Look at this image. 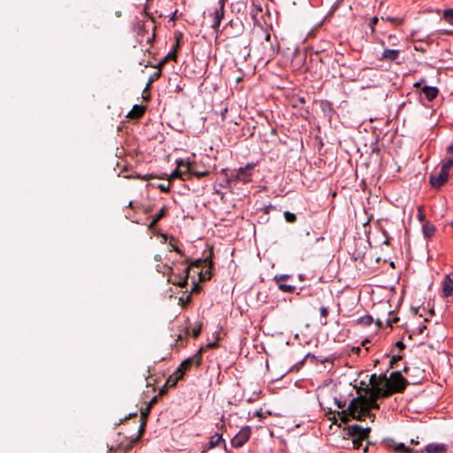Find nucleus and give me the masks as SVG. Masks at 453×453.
<instances>
[{
	"label": "nucleus",
	"mask_w": 453,
	"mask_h": 453,
	"mask_svg": "<svg viewBox=\"0 0 453 453\" xmlns=\"http://www.w3.org/2000/svg\"><path fill=\"white\" fill-rule=\"evenodd\" d=\"M379 397H381L380 395L372 392L369 396L361 395L353 398L348 408L342 411V421L344 423L349 422V416L359 421H363L366 417H368L372 421H373L375 414L371 413L370 410H378L380 408V405L377 403Z\"/></svg>",
	"instance_id": "obj_1"
},
{
	"label": "nucleus",
	"mask_w": 453,
	"mask_h": 453,
	"mask_svg": "<svg viewBox=\"0 0 453 453\" xmlns=\"http://www.w3.org/2000/svg\"><path fill=\"white\" fill-rule=\"evenodd\" d=\"M389 388L388 391L383 392V397H388L395 393H401L405 389L408 384L407 380L400 372H393L388 379Z\"/></svg>",
	"instance_id": "obj_2"
},
{
	"label": "nucleus",
	"mask_w": 453,
	"mask_h": 453,
	"mask_svg": "<svg viewBox=\"0 0 453 453\" xmlns=\"http://www.w3.org/2000/svg\"><path fill=\"white\" fill-rule=\"evenodd\" d=\"M202 352L203 349L201 348L195 355L185 359L180 366L177 368L178 372H180V377H183L184 374L191 369L193 365L199 367L202 363Z\"/></svg>",
	"instance_id": "obj_3"
},
{
	"label": "nucleus",
	"mask_w": 453,
	"mask_h": 453,
	"mask_svg": "<svg viewBox=\"0 0 453 453\" xmlns=\"http://www.w3.org/2000/svg\"><path fill=\"white\" fill-rule=\"evenodd\" d=\"M370 383L372 388V392L378 393L381 397H383V392L388 391L389 388L388 379L385 374L380 376L372 374L370 379Z\"/></svg>",
	"instance_id": "obj_4"
},
{
	"label": "nucleus",
	"mask_w": 453,
	"mask_h": 453,
	"mask_svg": "<svg viewBox=\"0 0 453 453\" xmlns=\"http://www.w3.org/2000/svg\"><path fill=\"white\" fill-rule=\"evenodd\" d=\"M251 429L249 426L242 427L239 433L231 440L234 448H241L247 442L250 437Z\"/></svg>",
	"instance_id": "obj_5"
},
{
	"label": "nucleus",
	"mask_w": 453,
	"mask_h": 453,
	"mask_svg": "<svg viewBox=\"0 0 453 453\" xmlns=\"http://www.w3.org/2000/svg\"><path fill=\"white\" fill-rule=\"evenodd\" d=\"M449 172L441 168L439 173H434L429 177V182L434 188H440L449 179Z\"/></svg>",
	"instance_id": "obj_6"
},
{
	"label": "nucleus",
	"mask_w": 453,
	"mask_h": 453,
	"mask_svg": "<svg viewBox=\"0 0 453 453\" xmlns=\"http://www.w3.org/2000/svg\"><path fill=\"white\" fill-rule=\"evenodd\" d=\"M370 432H371L370 427L364 428L361 426L357 425V424L351 425L347 428V434L349 437L357 438V439H367Z\"/></svg>",
	"instance_id": "obj_7"
},
{
	"label": "nucleus",
	"mask_w": 453,
	"mask_h": 453,
	"mask_svg": "<svg viewBox=\"0 0 453 453\" xmlns=\"http://www.w3.org/2000/svg\"><path fill=\"white\" fill-rule=\"evenodd\" d=\"M224 7H225V0H219V7L215 9L214 12L211 14L213 18V22L211 25V28L219 34V26L222 19L224 18Z\"/></svg>",
	"instance_id": "obj_8"
},
{
	"label": "nucleus",
	"mask_w": 453,
	"mask_h": 453,
	"mask_svg": "<svg viewBox=\"0 0 453 453\" xmlns=\"http://www.w3.org/2000/svg\"><path fill=\"white\" fill-rule=\"evenodd\" d=\"M253 168V165L248 164L244 167H241L235 173H233L230 177V180L249 182L250 180L251 170Z\"/></svg>",
	"instance_id": "obj_9"
},
{
	"label": "nucleus",
	"mask_w": 453,
	"mask_h": 453,
	"mask_svg": "<svg viewBox=\"0 0 453 453\" xmlns=\"http://www.w3.org/2000/svg\"><path fill=\"white\" fill-rule=\"evenodd\" d=\"M189 266H187L185 269H184V274L183 275H180V274H175L173 273V269L170 268V271H171V275L169 277V280L168 281L172 282L173 285H177L180 288H184L186 287V285L188 284V274H189Z\"/></svg>",
	"instance_id": "obj_10"
},
{
	"label": "nucleus",
	"mask_w": 453,
	"mask_h": 453,
	"mask_svg": "<svg viewBox=\"0 0 453 453\" xmlns=\"http://www.w3.org/2000/svg\"><path fill=\"white\" fill-rule=\"evenodd\" d=\"M182 36H183L182 33H180V32L175 34L176 43L173 45V50L171 52H169L159 63V65H158L159 67L163 66L170 60H173V61L177 60V53L176 52L180 47V40L182 39Z\"/></svg>",
	"instance_id": "obj_11"
},
{
	"label": "nucleus",
	"mask_w": 453,
	"mask_h": 453,
	"mask_svg": "<svg viewBox=\"0 0 453 453\" xmlns=\"http://www.w3.org/2000/svg\"><path fill=\"white\" fill-rule=\"evenodd\" d=\"M180 164L181 174L189 180L191 178V170L193 162L185 161L183 159H180L176 161V165Z\"/></svg>",
	"instance_id": "obj_12"
},
{
	"label": "nucleus",
	"mask_w": 453,
	"mask_h": 453,
	"mask_svg": "<svg viewBox=\"0 0 453 453\" xmlns=\"http://www.w3.org/2000/svg\"><path fill=\"white\" fill-rule=\"evenodd\" d=\"M193 266L196 267H208L209 269L212 268V250L210 251L209 256H207L203 259H197L192 263Z\"/></svg>",
	"instance_id": "obj_13"
},
{
	"label": "nucleus",
	"mask_w": 453,
	"mask_h": 453,
	"mask_svg": "<svg viewBox=\"0 0 453 453\" xmlns=\"http://www.w3.org/2000/svg\"><path fill=\"white\" fill-rule=\"evenodd\" d=\"M442 294L444 296H450L453 295V280L449 275L444 277L442 282Z\"/></svg>",
	"instance_id": "obj_14"
},
{
	"label": "nucleus",
	"mask_w": 453,
	"mask_h": 453,
	"mask_svg": "<svg viewBox=\"0 0 453 453\" xmlns=\"http://www.w3.org/2000/svg\"><path fill=\"white\" fill-rule=\"evenodd\" d=\"M421 90L425 94L426 99L430 102L436 98L439 93V90L436 87L431 86H424Z\"/></svg>",
	"instance_id": "obj_15"
},
{
	"label": "nucleus",
	"mask_w": 453,
	"mask_h": 453,
	"mask_svg": "<svg viewBox=\"0 0 453 453\" xmlns=\"http://www.w3.org/2000/svg\"><path fill=\"white\" fill-rule=\"evenodd\" d=\"M145 110V106L135 104L134 105L133 109L129 111L128 117L131 119H140L144 115Z\"/></svg>",
	"instance_id": "obj_16"
},
{
	"label": "nucleus",
	"mask_w": 453,
	"mask_h": 453,
	"mask_svg": "<svg viewBox=\"0 0 453 453\" xmlns=\"http://www.w3.org/2000/svg\"><path fill=\"white\" fill-rule=\"evenodd\" d=\"M166 214H167V208L165 206H164L163 208H161V210L158 211V213L154 216V218L152 219L151 222L149 225V228L153 229L156 226V225L157 224V222L160 219H162L164 217H165Z\"/></svg>",
	"instance_id": "obj_17"
},
{
	"label": "nucleus",
	"mask_w": 453,
	"mask_h": 453,
	"mask_svg": "<svg viewBox=\"0 0 453 453\" xmlns=\"http://www.w3.org/2000/svg\"><path fill=\"white\" fill-rule=\"evenodd\" d=\"M427 453H442L447 450L445 444H429L426 447Z\"/></svg>",
	"instance_id": "obj_18"
},
{
	"label": "nucleus",
	"mask_w": 453,
	"mask_h": 453,
	"mask_svg": "<svg viewBox=\"0 0 453 453\" xmlns=\"http://www.w3.org/2000/svg\"><path fill=\"white\" fill-rule=\"evenodd\" d=\"M399 56V50H385L382 54V59L385 60H395Z\"/></svg>",
	"instance_id": "obj_19"
},
{
	"label": "nucleus",
	"mask_w": 453,
	"mask_h": 453,
	"mask_svg": "<svg viewBox=\"0 0 453 453\" xmlns=\"http://www.w3.org/2000/svg\"><path fill=\"white\" fill-rule=\"evenodd\" d=\"M220 442H223L225 449H226V445L225 443V441L222 438L221 434H216L214 436L211 438V441L209 442L208 449H212L218 446Z\"/></svg>",
	"instance_id": "obj_20"
},
{
	"label": "nucleus",
	"mask_w": 453,
	"mask_h": 453,
	"mask_svg": "<svg viewBox=\"0 0 453 453\" xmlns=\"http://www.w3.org/2000/svg\"><path fill=\"white\" fill-rule=\"evenodd\" d=\"M210 172L205 171H199L196 167V165L195 162H193L192 170H191V177L196 176L198 179H202L207 175H209Z\"/></svg>",
	"instance_id": "obj_21"
},
{
	"label": "nucleus",
	"mask_w": 453,
	"mask_h": 453,
	"mask_svg": "<svg viewBox=\"0 0 453 453\" xmlns=\"http://www.w3.org/2000/svg\"><path fill=\"white\" fill-rule=\"evenodd\" d=\"M176 178H179L182 180H188V178L184 177L182 174H181V171H180V164H178V165H176V168L174 169V171L172 173V174L168 177V180L170 182H172V180L173 179H176Z\"/></svg>",
	"instance_id": "obj_22"
},
{
	"label": "nucleus",
	"mask_w": 453,
	"mask_h": 453,
	"mask_svg": "<svg viewBox=\"0 0 453 453\" xmlns=\"http://www.w3.org/2000/svg\"><path fill=\"white\" fill-rule=\"evenodd\" d=\"M435 227L434 225L430 223H426L423 225V234L426 237L429 238L434 234Z\"/></svg>",
	"instance_id": "obj_23"
},
{
	"label": "nucleus",
	"mask_w": 453,
	"mask_h": 453,
	"mask_svg": "<svg viewBox=\"0 0 453 453\" xmlns=\"http://www.w3.org/2000/svg\"><path fill=\"white\" fill-rule=\"evenodd\" d=\"M182 377H180V372H178V371L176 370V372H174V374L171 375L167 380H166V385L169 386V387H173L177 384V382L181 380Z\"/></svg>",
	"instance_id": "obj_24"
},
{
	"label": "nucleus",
	"mask_w": 453,
	"mask_h": 453,
	"mask_svg": "<svg viewBox=\"0 0 453 453\" xmlns=\"http://www.w3.org/2000/svg\"><path fill=\"white\" fill-rule=\"evenodd\" d=\"M395 450L403 453H413L414 450L410 447L405 446L403 443H398L395 446Z\"/></svg>",
	"instance_id": "obj_25"
},
{
	"label": "nucleus",
	"mask_w": 453,
	"mask_h": 453,
	"mask_svg": "<svg viewBox=\"0 0 453 453\" xmlns=\"http://www.w3.org/2000/svg\"><path fill=\"white\" fill-rule=\"evenodd\" d=\"M358 324L363 326H370L373 322V318L370 315H365L358 319Z\"/></svg>",
	"instance_id": "obj_26"
},
{
	"label": "nucleus",
	"mask_w": 453,
	"mask_h": 453,
	"mask_svg": "<svg viewBox=\"0 0 453 453\" xmlns=\"http://www.w3.org/2000/svg\"><path fill=\"white\" fill-rule=\"evenodd\" d=\"M443 19L450 25H453V9L444 11Z\"/></svg>",
	"instance_id": "obj_27"
},
{
	"label": "nucleus",
	"mask_w": 453,
	"mask_h": 453,
	"mask_svg": "<svg viewBox=\"0 0 453 453\" xmlns=\"http://www.w3.org/2000/svg\"><path fill=\"white\" fill-rule=\"evenodd\" d=\"M278 288L283 291V292H287V293H292L296 288L292 285H288V284H285V283H282L280 282V284H278Z\"/></svg>",
	"instance_id": "obj_28"
},
{
	"label": "nucleus",
	"mask_w": 453,
	"mask_h": 453,
	"mask_svg": "<svg viewBox=\"0 0 453 453\" xmlns=\"http://www.w3.org/2000/svg\"><path fill=\"white\" fill-rule=\"evenodd\" d=\"M147 417H143V416H141V424H140V427H139V436L136 440H138L144 433L145 431V426H146V423H147Z\"/></svg>",
	"instance_id": "obj_29"
},
{
	"label": "nucleus",
	"mask_w": 453,
	"mask_h": 453,
	"mask_svg": "<svg viewBox=\"0 0 453 453\" xmlns=\"http://www.w3.org/2000/svg\"><path fill=\"white\" fill-rule=\"evenodd\" d=\"M452 165H453V157H449L443 160L441 168L449 172V169Z\"/></svg>",
	"instance_id": "obj_30"
},
{
	"label": "nucleus",
	"mask_w": 453,
	"mask_h": 453,
	"mask_svg": "<svg viewBox=\"0 0 453 453\" xmlns=\"http://www.w3.org/2000/svg\"><path fill=\"white\" fill-rule=\"evenodd\" d=\"M284 218L288 223H295L296 221V216L290 211H285Z\"/></svg>",
	"instance_id": "obj_31"
},
{
	"label": "nucleus",
	"mask_w": 453,
	"mask_h": 453,
	"mask_svg": "<svg viewBox=\"0 0 453 453\" xmlns=\"http://www.w3.org/2000/svg\"><path fill=\"white\" fill-rule=\"evenodd\" d=\"M365 440V439H357V438H353V440H352L353 449H360V447L362 446L363 441H364Z\"/></svg>",
	"instance_id": "obj_32"
},
{
	"label": "nucleus",
	"mask_w": 453,
	"mask_h": 453,
	"mask_svg": "<svg viewBox=\"0 0 453 453\" xmlns=\"http://www.w3.org/2000/svg\"><path fill=\"white\" fill-rule=\"evenodd\" d=\"M170 185H171V182L168 180V183H161L157 186V188L162 191V192H165V193H167L169 192L170 190Z\"/></svg>",
	"instance_id": "obj_33"
},
{
	"label": "nucleus",
	"mask_w": 453,
	"mask_h": 453,
	"mask_svg": "<svg viewBox=\"0 0 453 453\" xmlns=\"http://www.w3.org/2000/svg\"><path fill=\"white\" fill-rule=\"evenodd\" d=\"M399 321L398 317H394L393 319L388 318L386 319L387 326L392 327L394 324L397 323Z\"/></svg>",
	"instance_id": "obj_34"
},
{
	"label": "nucleus",
	"mask_w": 453,
	"mask_h": 453,
	"mask_svg": "<svg viewBox=\"0 0 453 453\" xmlns=\"http://www.w3.org/2000/svg\"><path fill=\"white\" fill-rule=\"evenodd\" d=\"M174 241L173 238H171L169 242V245L172 247L171 250H174L180 255H182V251L173 242Z\"/></svg>",
	"instance_id": "obj_35"
},
{
	"label": "nucleus",
	"mask_w": 453,
	"mask_h": 453,
	"mask_svg": "<svg viewBox=\"0 0 453 453\" xmlns=\"http://www.w3.org/2000/svg\"><path fill=\"white\" fill-rule=\"evenodd\" d=\"M287 278H288V275H284V274H281V275H276L274 277V280L276 281L277 284H280V282H282L284 280H286Z\"/></svg>",
	"instance_id": "obj_36"
},
{
	"label": "nucleus",
	"mask_w": 453,
	"mask_h": 453,
	"mask_svg": "<svg viewBox=\"0 0 453 453\" xmlns=\"http://www.w3.org/2000/svg\"><path fill=\"white\" fill-rule=\"evenodd\" d=\"M378 21H379V19H378L377 17H373V18L371 19L369 26L371 27L372 32L374 31V27L376 26Z\"/></svg>",
	"instance_id": "obj_37"
},
{
	"label": "nucleus",
	"mask_w": 453,
	"mask_h": 453,
	"mask_svg": "<svg viewBox=\"0 0 453 453\" xmlns=\"http://www.w3.org/2000/svg\"><path fill=\"white\" fill-rule=\"evenodd\" d=\"M200 333H201V326H198L193 328V330H192V335L195 338L198 337Z\"/></svg>",
	"instance_id": "obj_38"
},
{
	"label": "nucleus",
	"mask_w": 453,
	"mask_h": 453,
	"mask_svg": "<svg viewBox=\"0 0 453 453\" xmlns=\"http://www.w3.org/2000/svg\"><path fill=\"white\" fill-rule=\"evenodd\" d=\"M150 410H151L150 406H147L146 408L142 409V411H141L142 416L148 418V416L150 415Z\"/></svg>",
	"instance_id": "obj_39"
},
{
	"label": "nucleus",
	"mask_w": 453,
	"mask_h": 453,
	"mask_svg": "<svg viewBox=\"0 0 453 453\" xmlns=\"http://www.w3.org/2000/svg\"><path fill=\"white\" fill-rule=\"evenodd\" d=\"M320 315L324 318H326L328 316V309L326 307H321L319 309Z\"/></svg>",
	"instance_id": "obj_40"
},
{
	"label": "nucleus",
	"mask_w": 453,
	"mask_h": 453,
	"mask_svg": "<svg viewBox=\"0 0 453 453\" xmlns=\"http://www.w3.org/2000/svg\"><path fill=\"white\" fill-rule=\"evenodd\" d=\"M154 382H155V380L153 379L152 376H150V375H147L146 376L147 387H150V386L153 385Z\"/></svg>",
	"instance_id": "obj_41"
},
{
	"label": "nucleus",
	"mask_w": 453,
	"mask_h": 453,
	"mask_svg": "<svg viewBox=\"0 0 453 453\" xmlns=\"http://www.w3.org/2000/svg\"><path fill=\"white\" fill-rule=\"evenodd\" d=\"M403 358L402 356L398 355V356H394L390 361V365L391 366H393L397 361L401 360Z\"/></svg>",
	"instance_id": "obj_42"
},
{
	"label": "nucleus",
	"mask_w": 453,
	"mask_h": 453,
	"mask_svg": "<svg viewBox=\"0 0 453 453\" xmlns=\"http://www.w3.org/2000/svg\"><path fill=\"white\" fill-rule=\"evenodd\" d=\"M219 346L217 342H210L207 344L206 348L208 349H215Z\"/></svg>",
	"instance_id": "obj_43"
},
{
	"label": "nucleus",
	"mask_w": 453,
	"mask_h": 453,
	"mask_svg": "<svg viewBox=\"0 0 453 453\" xmlns=\"http://www.w3.org/2000/svg\"><path fill=\"white\" fill-rule=\"evenodd\" d=\"M388 20L394 24H400L402 22V19L397 18H388Z\"/></svg>",
	"instance_id": "obj_44"
},
{
	"label": "nucleus",
	"mask_w": 453,
	"mask_h": 453,
	"mask_svg": "<svg viewBox=\"0 0 453 453\" xmlns=\"http://www.w3.org/2000/svg\"><path fill=\"white\" fill-rule=\"evenodd\" d=\"M157 399H158V395H155L150 402V403L148 404V406H150L152 407L153 404H155L157 402Z\"/></svg>",
	"instance_id": "obj_45"
},
{
	"label": "nucleus",
	"mask_w": 453,
	"mask_h": 453,
	"mask_svg": "<svg viewBox=\"0 0 453 453\" xmlns=\"http://www.w3.org/2000/svg\"><path fill=\"white\" fill-rule=\"evenodd\" d=\"M395 346L399 349H403L405 348V345L403 344V342L402 341H398L396 343H395Z\"/></svg>",
	"instance_id": "obj_46"
},
{
	"label": "nucleus",
	"mask_w": 453,
	"mask_h": 453,
	"mask_svg": "<svg viewBox=\"0 0 453 453\" xmlns=\"http://www.w3.org/2000/svg\"><path fill=\"white\" fill-rule=\"evenodd\" d=\"M375 322L379 327L382 326L383 322L381 321L380 319H377Z\"/></svg>",
	"instance_id": "obj_47"
},
{
	"label": "nucleus",
	"mask_w": 453,
	"mask_h": 453,
	"mask_svg": "<svg viewBox=\"0 0 453 453\" xmlns=\"http://www.w3.org/2000/svg\"><path fill=\"white\" fill-rule=\"evenodd\" d=\"M448 152L449 154H453V144L449 145L447 149Z\"/></svg>",
	"instance_id": "obj_48"
},
{
	"label": "nucleus",
	"mask_w": 453,
	"mask_h": 453,
	"mask_svg": "<svg viewBox=\"0 0 453 453\" xmlns=\"http://www.w3.org/2000/svg\"><path fill=\"white\" fill-rule=\"evenodd\" d=\"M335 402H336L337 406H338L339 408H342V407L344 406V404H342V403H341L340 401H338L337 399H335Z\"/></svg>",
	"instance_id": "obj_49"
},
{
	"label": "nucleus",
	"mask_w": 453,
	"mask_h": 453,
	"mask_svg": "<svg viewBox=\"0 0 453 453\" xmlns=\"http://www.w3.org/2000/svg\"><path fill=\"white\" fill-rule=\"evenodd\" d=\"M154 258H155L156 261H161V256L160 255H156L154 257Z\"/></svg>",
	"instance_id": "obj_50"
},
{
	"label": "nucleus",
	"mask_w": 453,
	"mask_h": 453,
	"mask_svg": "<svg viewBox=\"0 0 453 453\" xmlns=\"http://www.w3.org/2000/svg\"><path fill=\"white\" fill-rule=\"evenodd\" d=\"M165 390L163 388L161 389V391L159 392V395H162L163 394H165Z\"/></svg>",
	"instance_id": "obj_51"
},
{
	"label": "nucleus",
	"mask_w": 453,
	"mask_h": 453,
	"mask_svg": "<svg viewBox=\"0 0 453 453\" xmlns=\"http://www.w3.org/2000/svg\"><path fill=\"white\" fill-rule=\"evenodd\" d=\"M242 81V79L241 77H239V78H237V79H236V81H237V82H241Z\"/></svg>",
	"instance_id": "obj_52"
},
{
	"label": "nucleus",
	"mask_w": 453,
	"mask_h": 453,
	"mask_svg": "<svg viewBox=\"0 0 453 453\" xmlns=\"http://www.w3.org/2000/svg\"><path fill=\"white\" fill-rule=\"evenodd\" d=\"M367 449H368V445H366V446L365 447V449H364V452H366V451H367Z\"/></svg>",
	"instance_id": "obj_53"
},
{
	"label": "nucleus",
	"mask_w": 453,
	"mask_h": 453,
	"mask_svg": "<svg viewBox=\"0 0 453 453\" xmlns=\"http://www.w3.org/2000/svg\"><path fill=\"white\" fill-rule=\"evenodd\" d=\"M407 371H408V367L405 366L404 369H403V372H407Z\"/></svg>",
	"instance_id": "obj_54"
},
{
	"label": "nucleus",
	"mask_w": 453,
	"mask_h": 453,
	"mask_svg": "<svg viewBox=\"0 0 453 453\" xmlns=\"http://www.w3.org/2000/svg\"><path fill=\"white\" fill-rule=\"evenodd\" d=\"M411 443H418V441H416V440H411Z\"/></svg>",
	"instance_id": "obj_55"
},
{
	"label": "nucleus",
	"mask_w": 453,
	"mask_h": 453,
	"mask_svg": "<svg viewBox=\"0 0 453 453\" xmlns=\"http://www.w3.org/2000/svg\"><path fill=\"white\" fill-rule=\"evenodd\" d=\"M266 40H267V41H268V40H270V35H266Z\"/></svg>",
	"instance_id": "obj_56"
},
{
	"label": "nucleus",
	"mask_w": 453,
	"mask_h": 453,
	"mask_svg": "<svg viewBox=\"0 0 453 453\" xmlns=\"http://www.w3.org/2000/svg\"><path fill=\"white\" fill-rule=\"evenodd\" d=\"M418 217H419L420 220H423V216L422 215H419Z\"/></svg>",
	"instance_id": "obj_57"
},
{
	"label": "nucleus",
	"mask_w": 453,
	"mask_h": 453,
	"mask_svg": "<svg viewBox=\"0 0 453 453\" xmlns=\"http://www.w3.org/2000/svg\"><path fill=\"white\" fill-rule=\"evenodd\" d=\"M159 75H160V73H155V76H157V77H158Z\"/></svg>",
	"instance_id": "obj_58"
},
{
	"label": "nucleus",
	"mask_w": 453,
	"mask_h": 453,
	"mask_svg": "<svg viewBox=\"0 0 453 453\" xmlns=\"http://www.w3.org/2000/svg\"><path fill=\"white\" fill-rule=\"evenodd\" d=\"M132 416H137V413H134V415H129V417H132Z\"/></svg>",
	"instance_id": "obj_59"
},
{
	"label": "nucleus",
	"mask_w": 453,
	"mask_h": 453,
	"mask_svg": "<svg viewBox=\"0 0 453 453\" xmlns=\"http://www.w3.org/2000/svg\"><path fill=\"white\" fill-rule=\"evenodd\" d=\"M452 226H453V223H452Z\"/></svg>",
	"instance_id": "obj_60"
}]
</instances>
